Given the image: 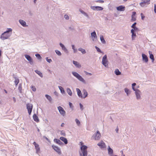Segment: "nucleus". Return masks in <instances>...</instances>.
Listing matches in <instances>:
<instances>
[{"mask_svg": "<svg viewBox=\"0 0 156 156\" xmlns=\"http://www.w3.org/2000/svg\"><path fill=\"white\" fill-rule=\"evenodd\" d=\"M12 30H8L3 33L1 35V38L2 40L7 39L12 34Z\"/></svg>", "mask_w": 156, "mask_h": 156, "instance_id": "f257e3e1", "label": "nucleus"}, {"mask_svg": "<svg viewBox=\"0 0 156 156\" xmlns=\"http://www.w3.org/2000/svg\"><path fill=\"white\" fill-rule=\"evenodd\" d=\"M80 145H82L81 147V150L83 154V156H87V147L85 145H83V144L82 142H80Z\"/></svg>", "mask_w": 156, "mask_h": 156, "instance_id": "f03ea898", "label": "nucleus"}, {"mask_svg": "<svg viewBox=\"0 0 156 156\" xmlns=\"http://www.w3.org/2000/svg\"><path fill=\"white\" fill-rule=\"evenodd\" d=\"M150 0H142L140 5L142 7H144L150 4Z\"/></svg>", "mask_w": 156, "mask_h": 156, "instance_id": "7ed1b4c3", "label": "nucleus"}, {"mask_svg": "<svg viewBox=\"0 0 156 156\" xmlns=\"http://www.w3.org/2000/svg\"><path fill=\"white\" fill-rule=\"evenodd\" d=\"M72 74L76 78H77L79 80L82 81L84 82V80L79 74L76 72H73Z\"/></svg>", "mask_w": 156, "mask_h": 156, "instance_id": "20e7f679", "label": "nucleus"}, {"mask_svg": "<svg viewBox=\"0 0 156 156\" xmlns=\"http://www.w3.org/2000/svg\"><path fill=\"white\" fill-rule=\"evenodd\" d=\"M102 63L105 66L107 67L108 66V61L106 55H105L103 57Z\"/></svg>", "mask_w": 156, "mask_h": 156, "instance_id": "39448f33", "label": "nucleus"}, {"mask_svg": "<svg viewBox=\"0 0 156 156\" xmlns=\"http://www.w3.org/2000/svg\"><path fill=\"white\" fill-rule=\"evenodd\" d=\"M27 107L28 112L29 115H30L32 111L33 108V105L30 104H28L27 105Z\"/></svg>", "mask_w": 156, "mask_h": 156, "instance_id": "423d86ee", "label": "nucleus"}, {"mask_svg": "<svg viewBox=\"0 0 156 156\" xmlns=\"http://www.w3.org/2000/svg\"><path fill=\"white\" fill-rule=\"evenodd\" d=\"M58 109L61 115H62L63 116L65 115L66 112L62 107L59 106L58 107Z\"/></svg>", "mask_w": 156, "mask_h": 156, "instance_id": "0eeeda50", "label": "nucleus"}, {"mask_svg": "<svg viewBox=\"0 0 156 156\" xmlns=\"http://www.w3.org/2000/svg\"><path fill=\"white\" fill-rule=\"evenodd\" d=\"M33 144L35 146L36 153L37 154H38L40 152V151L39 145L38 144H37L35 142H34Z\"/></svg>", "mask_w": 156, "mask_h": 156, "instance_id": "6e6552de", "label": "nucleus"}, {"mask_svg": "<svg viewBox=\"0 0 156 156\" xmlns=\"http://www.w3.org/2000/svg\"><path fill=\"white\" fill-rule=\"evenodd\" d=\"M90 8L94 10L101 11L103 9V8L99 6H91Z\"/></svg>", "mask_w": 156, "mask_h": 156, "instance_id": "1a4fd4ad", "label": "nucleus"}, {"mask_svg": "<svg viewBox=\"0 0 156 156\" xmlns=\"http://www.w3.org/2000/svg\"><path fill=\"white\" fill-rule=\"evenodd\" d=\"M52 147L53 148L58 154H61V152L60 149L58 147L55 146V145H52Z\"/></svg>", "mask_w": 156, "mask_h": 156, "instance_id": "9d476101", "label": "nucleus"}, {"mask_svg": "<svg viewBox=\"0 0 156 156\" xmlns=\"http://www.w3.org/2000/svg\"><path fill=\"white\" fill-rule=\"evenodd\" d=\"M97 145L101 148H104L106 147L105 144L102 140H101L100 142L98 143Z\"/></svg>", "mask_w": 156, "mask_h": 156, "instance_id": "9b49d317", "label": "nucleus"}, {"mask_svg": "<svg viewBox=\"0 0 156 156\" xmlns=\"http://www.w3.org/2000/svg\"><path fill=\"white\" fill-rule=\"evenodd\" d=\"M101 134L98 131H97L94 137L95 140H98L100 139L101 137Z\"/></svg>", "mask_w": 156, "mask_h": 156, "instance_id": "f8f14e48", "label": "nucleus"}, {"mask_svg": "<svg viewBox=\"0 0 156 156\" xmlns=\"http://www.w3.org/2000/svg\"><path fill=\"white\" fill-rule=\"evenodd\" d=\"M125 7L122 5H120L116 7V9L117 10L120 11H124L125 10Z\"/></svg>", "mask_w": 156, "mask_h": 156, "instance_id": "ddd939ff", "label": "nucleus"}, {"mask_svg": "<svg viewBox=\"0 0 156 156\" xmlns=\"http://www.w3.org/2000/svg\"><path fill=\"white\" fill-rule=\"evenodd\" d=\"M91 37L93 41L95 39H96L97 38V35L95 31L92 33H91Z\"/></svg>", "mask_w": 156, "mask_h": 156, "instance_id": "4468645a", "label": "nucleus"}, {"mask_svg": "<svg viewBox=\"0 0 156 156\" xmlns=\"http://www.w3.org/2000/svg\"><path fill=\"white\" fill-rule=\"evenodd\" d=\"M142 59L144 61L146 62H147L148 61V58L146 55L144 54H142Z\"/></svg>", "mask_w": 156, "mask_h": 156, "instance_id": "2eb2a0df", "label": "nucleus"}, {"mask_svg": "<svg viewBox=\"0 0 156 156\" xmlns=\"http://www.w3.org/2000/svg\"><path fill=\"white\" fill-rule=\"evenodd\" d=\"M19 22L20 23L23 27H25L27 26L26 22L23 20L20 19L19 20Z\"/></svg>", "mask_w": 156, "mask_h": 156, "instance_id": "dca6fc26", "label": "nucleus"}, {"mask_svg": "<svg viewBox=\"0 0 156 156\" xmlns=\"http://www.w3.org/2000/svg\"><path fill=\"white\" fill-rule=\"evenodd\" d=\"M25 57L30 62H32V59L30 55H25Z\"/></svg>", "mask_w": 156, "mask_h": 156, "instance_id": "f3484780", "label": "nucleus"}, {"mask_svg": "<svg viewBox=\"0 0 156 156\" xmlns=\"http://www.w3.org/2000/svg\"><path fill=\"white\" fill-rule=\"evenodd\" d=\"M136 97L137 98V99H139L140 98V91L138 90H136Z\"/></svg>", "mask_w": 156, "mask_h": 156, "instance_id": "a211bd4d", "label": "nucleus"}, {"mask_svg": "<svg viewBox=\"0 0 156 156\" xmlns=\"http://www.w3.org/2000/svg\"><path fill=\"white\" fill-rule=\"evenodd\" d=\"M33 117L34 120L37 122H38L39 121V120L38 118L37 115L34 114L33 115Z\"/></svg>", "mask_w": 156, "mask_h": 156, "instance_id": "6ab92c4d", "label": "nucleus"}, {"mask_svg": "<svg viewBox=\"0 0 156 156\" xmlns=\"http://www.w3.org/2000/svg\"><path fill=\"white\" fill-rule=\"evenodd\" d=\"M136 30H131V33H132V38L133 40L136 37V34L135 33Z\"/></svg>", "mask_w": 156, "mask_h": 156, "instance_id": "aec40b11", "label": "nucleus"}, {"mask_svg": "<svg viewBox=\"0 0 156 156\" xmlns=\"http://www.w3.org/2000/svg\"><path fill=\"white\" fill-rule=\"evenodd\" d=\"M136 14V12H132V20L133 21H135L136 20V17L135 15Z\"/></svg>", "mask_w": 156, "mask_h": 156, "instance_id": "412c9836", "label": "nucleus"}, {"mask_svg": "<svg viewBox=\"0 0 156 156\" xmlns=\"http://www.w3.org/2000/svg\"><path fill=\"white\" fill-rule=\"evenodd\" d=\"M73 63L75 66L77 68H80L81 67V66L79 63L77 61H73Z\"/></svg>", "mask_w": 156, "mask_h": 156, "instance_id": "4be33fe9", "label": "nucleus"}, {"mask_svg": "<svg viewBox=\"0 0 156 156\" xmlns=\"http://www.w3.org/2000/svg\"><path fill=\"white\" fill-rule=\"evenodd\" d=\"M149 54H150V58L151 59L152 62H154V59L153 55L152 54L151 52V51H149Z\"/></svg>", "mask_w": 156, "mask_h": 156, "instance_id": "5701e85b", "label": "nucleus"}, {"mask_svg": "<svg viewBox=\"0 0 156 156\" xmlns=\"http://www.w3.org/2000/svg\"><path fill=\"white\" fill-rule=\"evenodd\" d=\"M60 139L63 142H64L65 144H67V140L66 138L63 137H61Z\"/></svg>", "mask_w": 156, "mask_h": 156, "instance_id": "b1692460", "label": "nucleus"}, {"mask_svg": "<svg viewBox=\"0 0 156 156\" xmlns=\"http://www.w3.org/2000/svg\"><path fill=\"white\" fill-rule=\"evenodd\" d=\"M76 91H77V93L78 96L81 98H83V96L82 95V94L81 93V92L80 90L78 88H76Z\"/></svg>", "mask_w": 156, "mask_h": 156, "instance_id": "393cba45", "label": "nucleus"}, {"mask_svg": "<svg viewBox=\"0 0 156 156\" xmlns=\"http://www.w3.org/2000/svg\"><path fill=\"white\" fill-rule=\"evenodd\" d=\"M35 72L37 74H38L41 77H43V75L42 73L39 71L36 70H35Z\"/></svg>", "mask_w": 156, "mask_h": 156, "instance_id": "a878e982", "label": "nucleus"}, {"mask_svg": "<svg viewBox=\"0 0 156 156\" xmlns=\"http://www.w3.org/2000/svg\"><path fill=\"white\" fill-rule=\"evenodd\" d=\"M80 12L82 14H83L84 16H86L88 17V15L87 14V13L83 11L81 9L79 10Z\"/></svg>", "mask_w": 156, "mask_h": 156, "instance_id": "bb28decb", "label": "nucleus"}, {"mask_svg": "<svg viewBox=\"0 0 156 156\" xmlns=\"http://www.w3.org/2000/svg\"><path fill=\"white\" fill-rule=\"evenodd\" d=\"M100 39L102 43L103 44L105 43V41L104 40L103 36L102 35H101L100 36Z\"/></svg>", "mask_w": 156, "mask_h": 156, "instance_id": "cd10ccee", "label": "nucleus"}, {"mask_svg": "<svg viewBox=\"0 0 156 156\" xmlns=\"http://www.w3.org/2000/svg\"><path fill=\"white\" fill-rule=\"evenodd\" d=\"M54 141L56 143L59 144H61L62 142L60 141V140L58 139H55L54 140Z\"/></svg>", "mask_w": 156, "mask_h": 156, "instance_id": "c85d7f7f", "label": "nucleus"}, {"mask_svg": "<svg viewBox=\"0 0 156 156\" xmlns=\"http://www.w3.org/2000/svg\"><path fill=\"white\" fill-rule=\"evenodd\" d=\"M108 154H112L113 152V150L109 146H108Z\"/></svg>", "mask_w": 156, "mask_h": 156, "instance_id": "c756f323", "label": "nucleus"}, {"mask_svg": "<svg viewBox=\"0 0 156 156\" xmlns=\"http://www.w3.org/2000/svg\"><path fill=\"white\" fill-rule=\"evenodd\" d=\"M115 73L117 75H119L121 74V73L119 71V70L116 69L115 71Z\"/></svg>", "mask_w": 156, "mask_h": 156, "instance_id": "7c9ffc66", "label": "nucleus"}, {"mask_svg": "<svg viewBox=\"0 0 156 156\" xmlns=\"http://www.w3.org/2000/svg\"><path fill=\"white\" fill-rule=\"evenodd\" d=\"M67 92L68 94L70 96L72 95V92L71 90L69 88L67 89Z\"/></svg>", "mask_w": 156, "mask_h": 156, "instance_id": "2f4dec72", "label": "nucleus"}, {"mask_svg": "<svg viewBox=\"0 0 156 156\" xmlns=\"http://www.w3.org/2000/svg\"><path fill=\"white\" fill-rule=\"evenodd\" d=\"M78 50L80 51L83 54H85L86 52L85 50L81 48H79Z\"/></svg>", "mask_w": 156, "mask_h": 156, "instance_id": "473e14b6", "label": "nucleus"}, {"mask_svg": "<svg viewBox=\"0 0 156 156\" xmlns=\"http://www.w3.org/2000/svg\"><path fill=\"white\" fill-rule=\"evenodd\" d=\"M87 95H88L87 92L86 90L84 91L83 95L82 96L83 98H85L86 97H87Z\"/></svg>", "mask_w": 156, "mask_h": 156, "instance_id": "72a5a7b5", "label": "nucleus"}, {"mask_svg": "<svg viewBox=\"0 0 156 156\" xmlns=\"http://www.w3.org/2000/svg\"><path fill=\"white\" fill-rule=\"evenodd\" d=\"M45 97L50 102L51 101L52 99L51 96L47 94H46L45 95Z\"/></svg>", "mask_w": 156, "mask_h": 156, "instance_id": "f704fd0d", "label": "nucleus"}, {"mask_svg": "<svg viewBox=\"0 0 156 156\" xmlns=\"http://www.w3.org/2000/svg\"><path fill=\"white\" fill-rule=\"evenodd\" d=\"M60 45L63 50L64 51H67L66 48L65 47V46L63 44H62L61 43H60Z\"/></svg>", "mask_w": 156, "mask_h": 156, "instance_id": "c9c22d12", "label": "nucleus"}, {"mask_svg": "<svg viewBox=\"0 0 156 156\" xmlns=\"http://www.w3.org/2000/svg\"><path fill=\"white\" fill-rule=\"evenodd\" d=\"M58 88H59V89H60V90L61 92L62 93H64V92H65L63 88L61 86H59Z\"/></svg>", "mask_w": 156, "mask_h": 156, "instance_id": "e433bc0d", "label": "nucleus"}, {"mask_svg": "<svg viewBox=\"0 0 156 156\" xmlns=\"http://www.w3.org/2000/svg\"><path fill=\"white\" fill-rule=\"evenodd\" d=\"M136 23H134L131 26V27L134 29H138L137 28L135 27L136 25Z\"/></svg>", "mask_w": 156, "mask_h": 156, "instance_id": "4c0bfd02", "label": "nucleus"}, {"mask_svg": "<svg viewBox=\"0 0 156 156\" xmlns=\"http://www.w3.org/2000/svg\"><path fill=\"white\" fill-rule=\"evenodd\" d=\"M75 121H76V123L77 124V125L78 126H80V121H79V120L78 119H75Z\"/></svg>", "mask_w": 156, "mask_h": 156, "instance_id": "58836bf2", "label": "nucleus"}, {"mask_svg": "<svg viewBox=\"0 0 156 156\" xmlns=\"http://www.w3.org/2000/svg\"><path fill=\"white\" fill-rule=\"evenodd\" d=\"M38 58V59H41V57L40 55V54H37L35 55Z\"/></svg>", "mask_w": 156, "mask_h": 156, "instance_id": "ea45409f", "label": "nucleus"}, {"mask_svg": "<svg viewBox=\"0 0 156 156\" xmlns=\"http://www.w3.org/2000/svg\"><path fill=\"white\" fill-rule=\"evenodd\" d=\"M19 82V80L18 79H16L15 81V83L16 85V86L17 85Z\"/></svg>", "mask_w": 156, "mask_h": 156, "instance_id": "a19ab883", "label": "nucleus"}, {"mask_svg": "<svg viewBox=\"0 0 156 156\" xmlns=\"http://www.w3.org/2000/svg\"><path fill=\"white\" fill-rule=\"evenodd\" d=\"M125 92L126 93L127 95L128 96L129 94L128 89L126 88H125Z\"/></svg>", "mask_w": 156, "mask_h": 156, "instance_id": "79ce46f5", "label": "nucleus"}, {"mask_svg": "<svg viewBox=\"0 0 156 156\" xmlns=\"http://www.w3.org/2000/svg\"><path fill=\"white\" fill-rule=\"evenodd\" d=\"M136 85V83H133L132 84V87L133 88V89L134 91H136L137 90H136L134 88V86H135Z\"/></svg>", "mask_w": 156, "mask_h": 156, "instance_id": "37998d69", "label": "nucleus"}, {"mask_svg": "<svg viewBox=\"0 0 156 156\" xmlns=\"http://www.w3.org/2000/svg\"><path fill=\"white\" fill-rule=\"evenodd\" d=\"M55 52L58 55H61V53L58 50H56L55 51Z\"/></svg>", "mask_w": 156, "mask_h": 156, "instance_id": "c03bdc74", "label": "nucleus"}, {"mask_svg": "<svg viewBox=\"0 0 156 156\" xmlns=\"http://www.w3.org/2000/svg\"><path fill=\"white\" fill-rule=\"evenodd\" d=\"M95 48L96 49L97 51L98 52H100V53H102V52H101V50H100V49L98 47L96 46L95 47Z\"/></svg>", "mask_w": 156, "mask_h": 156, "instance_id": "a18cd8bd", "label": "nucleus"}, {"mask_svg": "<svg viewBox=\"0 0 156 156\" xmlns=\"http://www.w3.org/2000/svg\"><path fill=\"white\" fill-rule=\"evenodd\" d=\"M64 18H65L66 20H68L69 19V16L65 14L64 16Z\"/></svg>", "mask_w": 156, "mask_h": 156, "instance_id": "49530a36", "label": "nucleus"}, {"mask_svg": "<svg viewBox=\"0 0 156 156\" xmlns=\"http://www.w3.org/2000/svg\"><path fill=\"white\" fill-rule=\"evenodd\" d=\"M46 61L49 63H50L52 62V60L51 59H48V57L46 58Z\"/></svg>", "mask_w": 156, "mask_h": 156, "instance_id": "de8ad7c7", "label": "nucleus"}, {"mask_svg": "<svg viewBox=\"0 0 156 156\" xmlns=\"http://www.w3.org/2000/svg\"><path fill=\"white\" fill-rule=\"evenodd\" d=\"M31 88L32 90L34 91H35L36 90V88L34 86H32L31 87Z\"/></svg>", "mask_w": 156, "mask_h": 156, "instance_id": "09e8293b", "label": "nucleus"}, {"mask_svg": "<svg viewBox=\"0 0 156 156\" xmlns=\"http://www.w3.org/2000/svg\"><path fill=\"white\" fill-rule=\"evenodd\" d=\"M97 2H99L100 3H103L104 2V1L103 0H98L95 1Z\"/></svg>", "mask_w": 156, "mask_h": 156, "instance_id": "8fccbe9b", "label": "nucleus"}, {"mask_svg": "<svg viewBox=\"0 0 156 156\" xmlns=\"http://www.w3.org/2000/svg\"><path fill=\"white\" fill-rule=\"evenodd\" d=\"M84 72L87 75H90V76H91L92 75V74L90 73H89L87 72L86 71H84Z\"/></svg>", "mask_w": 156, "mask_h": 156, "instance_id": "3c124183", "label": "nucleus"}, {"mask_svg": "<svg viewBox=\"0 0 156 156\" xmlns=\"http://www.w3.org/2000/svg\"><path fill=\"white\" fill-rule=\"evenodd\" d=\"M80 109L82 110H83V105L81 103H80Z\"/></svg>", "mask_w": 156, "mask_h": 156, "instance_id": "603ef678", "label": "nucleus"}, {"mask_svg": "<svg viewBox=\"0 0 156 156\" xmlns=\"http://www.w3.org/2000/svg\"><path fill=\"white\" fill-rule=\"evenodd\" d=\"M154 11L155 13H156V4L154 5Z\"/></svg>", "mask_w": 156, "mask_h": 156, "instance_id": "864d4df0", "label": "nucleus"}, {"mask_svg": "<svg viewBox=\"0 0 156 156\" xmlns=\"http://www.w3.org/2000/svg\"><path fill=\"white\" fill-rule=\"evenodd\" d=\"M143 14L142 13H141L140 14V15L141 16V19L142 20H143L145 17L144 16H143Z\"/></svg>", "mask_w": 156, "mask_h": 156, "instance_id": "5fc2aeb1", "label": "nucleus"}, {"mask_svg": "<svg viewBox=\"0 0 156 156\" xmlns=\"http://www.w3.org/2000/svg\"><path fill=\"white\" fill-rule=\"evenodd\" d=\"M69 29H73L74 28L73 26H72L69 27Z\"/></svg>", "mask_w": 156, "mask_h": 156, "instance_id": "6e6d98bb", "label": "nucleus"}, {"mask_svg": "<svg viewBox=\"0 0 156 156\" xmlns=\"http://www.w3.org/2000/svg\"><path fill=\"white\" fill-rule=\"evenodd\" d=\"M72 48L74 50V52H76V51H75V46H74V45H72Z\"/></svg>", "mask_w": 156, "mask_h": 156, "instance_id": "4d7b16f0", "label": "nucleus"}, {"mask_svg": "<svg viewBox=\"0 0 156 156\" xmlns=\"http://www.w3.org/2000/svg\"><path fill=\"white\" fill-rule=\"evenodd\" d=\"M69 105L70 106V107L71 108V106H72V104L71 102H69Z\"/></svg>", "mask_w": 156, "mask_h": 156, "instance_id": "13d9d810", "label": "nucleus"}, {"mask_svg": "<svg viewBox=\"0 0 156 156\" xmlns=\"http://www.w3.org/2000/svg\"><path fill=\"white\" fill-rule=\"evenodd\" d=\"M115 130H116V132L118 133V130H119V129L118 127L116 128Z\"/></svg>", "mask_w": 156, "mask_h": 156, "instance_id": "bf43d9fd", "label": "nucleus"}, {"mask_svg": "<svg viewBox=\"0 0 156 156\" xmlns=\"http://www.w3.org/2000/svg\"><path fill=\"white\" fill-rule=\"evenodd\" d=\"M64 123H62L61 125V126L62 127V126H64Z\"/></svg>", "mask_w": 156, "mask_h": 156, "instance_id": "052dcab7", "label": "nucleus"}, {"mask_svg": "<svg viewBox=\"0 0 156 156\" xmlns=\"http://www.w3.org/2000/svg\"><path fill=\"white\" fill-rule=\"evenodd\" d=\"M44 138H45L47 140H49L45 136H44Z\"/></svg>", "mask_w": 156, "mask_h": 156, "instance_id": "680f3d73", "label": "nucleus"}, {"mask_svg": "<svg viewBox=\"0 0 156 156\" xmlns=\"http://www.w3.org/2000/svg\"><path fill=\"white\" fill-rule=\"evenodd\" d=\"M13 99H14V102H16V99H15V98H14V97H13Z\"/></svg>", "mask_w": 156, "mask_h": 156, "instance_id": "e2e57ef3", "label": "nucleus"}, {"mask_svg": "<svg viewBox=\"0 0 156 156\" xmlns=\"http://www.w3.org/2000/svg\"><path fill=\"white\" fill-rule=\"evenodd\" d=\"M36 0H34V3H35L36 2Z\"/></svg>", "mask_w": 156, "mask_h": 156, "instance_id": "0e129e2a", "label": "nucleus"}, {"mask_svg": "<svg viewBox=\"0 0 156 156\" xmlns=\"http://www.w3.org/2000/svg\"><path fill=\"white\" fill-rule=\"evenodd\" d=\"M4 91H5V93H7V91H6V90H4Z\"/></svg>", "mask_w": 156, "mask_h": 156, "instance_id": "69168bd1", "label": "nucleus"}, {"mask_svg": "<svg viewBox=\"0 0 156 156\" xmlns=\"http://www.w3.org/2000/svg\"><path fill=\"white\" fill-rule=\"evenodd\" d=\"M122 154H123V152L122 151ZM122 156H125V155L122 154Z\"/></svg>", "mask_w": 156, "mask_h": 156, "instance_id": "338daca9", "label": "nucleus"}, {"mask_svg": "<svg viewBox=\"0 0 156 156\" xmlns=\"http://www.w3.org/2000/svg\"><path fill=\"white\" fill-rule=\"evenodd\" d=\"M76 51H77V50L75 49V51H76Z\"/></svg>", "mask_w": 156, "mask_h": 156, "instance_id": "774afa93", "label": "nucleus"}]
</instances>
